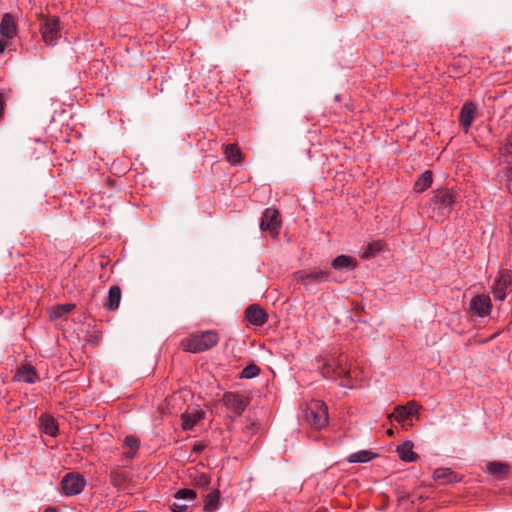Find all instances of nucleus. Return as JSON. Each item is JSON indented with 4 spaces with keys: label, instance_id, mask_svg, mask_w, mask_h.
Masks as SVG:
<instances>
[{
    "label": "nucleus",
    "instance_id": "13",
    "mask_svg": "<svg viewBox=\"0 0 512 512\" xmlns=\"http://www.w3.org/2000/svg\"><path fill=\"white\" fill-rule=\"evenodd\" d=\"M419 406L415 402H408L404 406H397L390 415L397 422L404 424L407 420L417 415Z\"/></svg>",
    "mask_w": 512,
    "mask_h": 512
},
{
    "label": "nucleus",
    "instance_id": "32",
    "mask_svg": "<svg viewBox=\"0 0 512 512\" xmlns=\"http://www.w3.org/2000/svg\"><path fill=\"white\" fill-rule=\"evenodd\" d=\"M260 374V368L252 363L246 366L240 373V378L242 379H252L257 377Z\"/></svg>",
    "mask_w": 512,
    "mask_h": 512
},
{
    "label": "nucleus",
    "instance_id": "20",
    "mask_svg": "<svg viewBox=\"0 0 512 512\" xmlns=\"http://www.w3.org/2000/svg\"><path fill=\"white\" fill-rule=\"evenodd\" d=\"M356 259L347 255H339L332 261V267L339 271H350L356 267Z\"/></svg>",
    "mask_w": 512,
    "mask_h": 512
},
{
    "label": "nucleus",
    "instance_id": "34",
    "mask_svg": "<svg viewBox=\"0 0 512 512\" xmlns=\"http://www.w3.org/2000/svg\"><path fill=\"white\" fill-rule=\"evenodd\" d=\"M499 176L501 178V181L504 183L512 182V166L510 167H504L500 170Z\"/></svg>",
    "mask_w": 512,
    "mask_h": 512
},
{
    "label": "nucleus",
    "instance_id": "7",
    "mask_svg": "<svg viewBox=\"0 0 512 512\" xmlns=\"http://www.w3.org/2000/svg\"><path fill=\"white\" fill-rule=\"evenodd\" d=\"M60 486L64 495L76 496L84 490L86 479L80 473L69 472L63 476Z\"/></svg>",
    "mask_w": 512,
    "mask_h": 512
},
{
    "label": "nucleus",
    "instance_id": "11",
    "mask_svg": "<svg viewBox=\"0 0 512 512\" xmlns=\"http://www.w3.org/2000/svg\"><path fill=\"white\" fill-rule=\"evenodd\" d=\"M279 213L276 209L267 208L261 217L260 229L268 231L273 236H276L280 228Z\"/></svg>",
    "mask_w": 512,
    "mask_h": 512
},
{
    "label": "nucleus",
    "instance_id": "15",
    "mask_svg": "<svg viewBox=\"0 0 512 512\" xmlns=\"http://www.w3.org/2000/svg\"><path fill=\"white\" fill-rule=\"evenodd\" d=\"M434 480L441 484H453L462 480V476L454 472L451 468L440 467L433 472Z\"/></svg>",
    "mask_w": 512,
    "mask_h": 512
},
{
    "label": "nucleus",
    "instance_id": "27",
    "mask_svg": "<svg viewBox=\"0 0 512 512\" xmlns=\"http://www.w3.org/2000/svg\"><path fill=\"white\" fill-rule=\"evenodd\" d=\"M189 478L192 484L198 488L206 489L210 485V477L206 473H200L198 471L190 472Z\"/></svg>",
    "mask_w": 512,
    "mask_h": 512
},
{
    "label": "nucleus",
    "instance_id": "19",
    "mask_svg": "<svg viewBox=\"0 0 512 512\" xmlns=\"http://www.w3.org/2000/svg\"><path fill=\"white\" fill-rule=\"evenodd\" d=\"M220 497L218 489H214L204 495V512H216L220 508Z\"/></svg>",
    "mask_w": 512,
    "mask_h": 512
},
{
    "label": "nucleus",
    "instance_id": "37",
    "mask_svg": "<svg viewBox=\"0 0 512 512\" xmlns=\"http://www.w3.org/2000/svg\"><path fill=\"white\" fill-rule=\"evenodd\" d=\"M503 151L505 154L512 155V137L507 139V142L503 147Z\"/></svg>",
    "mask_w": 512,
    "mask_h": 512
},
{
    "label": "nucleus",
    "instance_id": "4",
    "mask_svg": "<svg viewBox=\"0 0 512 512\" xmlns=\"http://www.w3.org/2000/svg\"><path fill=\"white\" fill-rule=\"evenodd\" d=\"M294 276L295 280L302 284L307 291L314 293L317 291L318 284L328 281L329 272L325 270L297 271Z\"/></svg>",
    "mask_w": 512,
    "mask_h": 512
},
{
    "label": "nucleus",
    "instance_id": "22",
    "mask_svg": "<svg viewBox=\"0 0 512 512\" xmlns=\"http://www.w3.org/2000/svg\"><path fill=\"white\" fill-rule=\"evenodd\" d=\"M121 300V289L119 286L114 285L111 286L108 291V296L106 298V301L104 303V306L110 310L114 311L119 307Z\"/></svg>",
    "mask_w": 512,
    "mask_h": 512
},
{
    "label": "nucleus",
    "instance_id": "26",
    "mask_svg": "<svg viewBox=\"0 0 512 512\" xmlns=\"http://www.w3.org/2000/svg\"><path fill=\"white\" fill-rule=\"evenodd\" d=\"M509 470V466L505 463L492 461L487 464V472L496 478H503Z\"/></svg>",
    "mask_w": 512,
    "mask_h": 512
},
{
    "label": "nucleus",
    "instance_id": "5",
    "mask_svg": "<svg viewBox=\"0 0 512 512\" xmlns=\"http://www.w3.org/2000/svg\"><path fill=\"white\" fill-rule=\"evenodd\" d=\"M62 28L63 26L58 17L45 18L40 25L43 41L49 46L56 45L61 38Z\"/></svg>",
    "mask_w": 512,
    "mask_h": 512
},
{
    "label": "nucleus",
    "instance_id": "14",
    "mask_svg": "<svg viewBox=\"0 0 512 512\" xmlns=\"http://www.w3.org/2000/svg\"><path fill=\"white\" fill-rule=\"evenodd\" d=\"M245 318L249 324L259 327L267 322V313L260 306L252 304L246 308Z\"/></svg>",
    "mask_w": 512,
    "mask_h": 512
},
{
    "label": "nucleus",
    "instance_id": "6",
    "mask_svg": "<svg viewBox=\"0 0 512 512\" xmlns=\"http://www.w3.org/2000/svg\"><path fill=\"white\" fill-rule=\"evenodd\" d=\"M305 416L307 422L315 429H321L328 424L327 407L324 402L315 401L310 404L305 411Z\"/></svg>",
    "mask_w": 512,
    "mask_h": 512
},
{
    "label": "nucleus",
    "instance_id": "21",
    "mask_svg": "<svg viewBox=\"0 0 512 512\" xmlns=\"http://www.w3.org/2000/svg\"><path fill=\"white\" fill-rule=\"evenodd\" d=\"M15 378L18 381H23L25 383L33 384L38 380L37 373L35 369L30 365H23L21 366L16 375Z\"/></svg>",
    "mask_w": 512,
    "mask_h": 512
},
{
    "label": "nucleus",
    "instance_id": "2",
    "mask_svg": "<svg viewBox=\"0 0 512 512\" xmlns=\"http://www.w3.org/2000/svg\"><path fill=\"white\" fill-rule=\"evenodd\" d=\"M321 373L324 378L332 381H339V385L348 386L351 380L350 370L345 361L336 356H329L321 366Z\"/></svg>",
    "mask_w": 512,
    "mask_h": 512
},
{
    "label": "nucleus",
    "instance_id": "23",
    "mask_svg": "<svg viewBox=\"0 0 512 512\" xmlns=\"http://www.w3.org/2000/svg\"><path fill=\"white\" fill-rule=\"evenodd\" d=\"M42 431L51 436L55 437L58 433V424L56 420L49 415H42L39 419Z\"/></svg>",
    "mask_w": 512,
    "mask_h": 512
},
{
    "label": "nucleus",
    "instance_id": "8",
    "mask_svg": "<svg viewBox=\"0 0 512 512\" xmlns=\"http://www.w3.org/2000/svg\"><path fill=\"white\" fill-rule=\"evenodd\" d=\"M197 499L194 490L188 488L179 489L174 494V501L170 504L172 512H186L190 505H193Z\"/></svg>",
    "mask_w": 512,
    "mask_h": 512
},
{
    "label": "nucleus",
    "instance_id": "33",
    "mask_svg": "<svg viewBox=\"0 0 512 512\" xmlns=\"http://www.w3.org/2000/svg\"><path fill=\"white\" fill-rule=\"evenodd\" d=\"M382 249V245L380 242H373L366 246L362 258L364 259H370L374 257L377 253H379Z\"/></svg>",
    "mask_w": 512,
    "mask_h": 512
},
{
    "label": "nucleus",
    "instance_id": "40",
    "mask_svg": "<svg viewBox=\"0 0 512 512\" xmlns=\"http://www.w3.org/2000/svg\"><path fill=\"white\" fill-rule=\"evenodd\" d=\"M505 189L512 194V182L504 183Z\"/></svg>",
    "mask_w": 512,
    "mask_h": 512
},
{
    "label": "nucleus",
    "instance_id": "39",
    "mask_svg": "<svg viewBox=\"0 0 512 512\" xmlns=\"http://www.w3.org/2000/svg\"><path fill=\"white\" fill-rule=\"evenodd\" d=\"M6 42L3 41L2 39H0V54L4 53L5 51V48H6Z\"/></svg>",
    "mask_w": 512,
    "mask_h": 512
},
{
    "label": "nucleus",
    "instance_id": "9",
    "mask_svg": "<svg viewBox=\"0 0 512 512\" xmlns=\"http://www.w3.org/2000/svg\"><path fill=\"white\" fill-rule=\"evenodd\" d=\"M492 310V301L487 294L475 295L469 304L468 312L472 317L484 318L490 315Z\"/></svg>",
    "mask_w": 512,
    "mask_h": 512
},
{
    "label": "nucleus",
    "instance_id": "3",
    "mask_svg": "<svg viewBox=\"0 0 512 512\" xmlns=\"http://www.w3.org/2000/svg\"><path fill=\"white\" fill-rule=\"evenodd\" d=\"M219 341L217 333L213 331H204L192 334L189 338L182 341V347L190 353H200L213 348Z\"/></svg>",
    "mask_w": 512,
    "mask_h": 512
},
{
    "label": "nucleus",
    "instance_id": "35",
    "mask_svg": "<svg viewBox=\"0 0 512 512\" xmlns=\"http://www.w3.org/2000/svg\"><path fill=\"white\" fill-rule=\"evenodd\" d=\"M243 431L246 435L253 436L258 432V425L250 421L244 426Z\"/></svg>",
    "mask_w": 512,
    "mask_h": 512
},
{
    "label": "nucleus",
    "instance_id": "17",
    "mask_svg": "<svg viewBox=\"0 0 512 512\" xmlns=\"http://www.w3.org/2000/svg\"><path fill=\"white\" fill-rule=\"evenodd\" d=\"M475 110V105L472 102H466L461 108L460 122L466 133L474 120Z\"/></svg>",
    "mask_w": 512,
    "mask_h": 512
},
{
    "label": "nucleus",
    "instance_id": "16",
    "mask_svg": "<svg viewBox=\"0 0 512 512\" xmlns=\"http://www.w3.org/2000/svg\"><path fill=\"white\" fill-rule=\"evenodd\" d=\"M0 34L8 40L16 36L17 24L12 14L6 13L3 15L0 22Z\"/></svg>",
    "mask_w": 512,
    "mask_h": 512
},
{
    "label": "nucleus",
    "instance_id": "36",
    "mask_svg": "<svg viewBox=\"0 0 512 512\" xmlns=\"http://www.w3.org/2000/svg\"><path fill=\"white\" fill-rule=\"evenodd\" d=\"M205 448H206L205 443L197 442L193 445L192 453L195 455H200Z\"/></svg>",
    "mask_w": 512,
    "mask_h": 512
},
{
    "label": "nucleus",
    "instance_id": "10",
    "mask_svg": "<svg viewBox=\"0 0 512 512\" xmlns=\"http://www.w3.org/2000/svg\"><path fill=\"white\" fill-rule=\"evenodd\" d=\"M512 288V272L510 270H501L492 286V293L497 301L506 299V292Z\"/></svg>",
    "mask_w": 512,
    "mask_h": 512
},
{
    "label": "nucleus",
    "instance_id": "28",
    "mask_svg": "<svg viewBox=\"0 0 512 512\" xmlns=\"http://www.w3.org/2000/svg\"><path fill=\"white\" fill-rule=\"evenodd\" d=\"M75 308L74 304L66 303V304H58L51 308L50 310V318L52 320L59 319L67 314H69Z\"/></svg>",
    "mask_w": 512,
    "mask_h": 512
},
{
    "label": "nucleus",
    "instance_id": "38",
    "mask_svg": "<svg viewBox=\"0 0 512 512\" xmlns=\"http://www.w3.org/2000/svg\"><path fill=\"white\" fill-rule=\"evenodd\" d=\"M4 106H5V97H4L3 93H0V118L3 115Z\"/></svg>",
    "mask_w": 512,
    "mask_h": 512
},
{
    "label": "nucleus",
    "instance_id": "30",
    "mask_svg": "<svg viewBox=\"0 0 512 512\" xmlns=\"http://www.w3.org/2000/svg\"><path fill=\"white\" fill-rule=\"evenodd\" d=\"M203 417L202 412L182 415V428L185 431L191 430Z\"/></svg>",
    "mask_w": 512,
    "mask_h": 512
},
{
    "label": "nucleus",
    "instance_id": "41",
    "mask_svg": "<svg viewBox=\"0 0 512 512\" xmlns=\"http://www.w3.org/2000/svg\"><path fill=\"white\" fill-rule=\"evenodd\" d=\"M44 512H58L56 509L52 508V507H48L45 509Z\"/></svg>",
    "mask_w": 512,
    "mask_h": 512
},
{
    "label": "nucleus",
    "instance_id": "29",
    "mask_svg": "<svg viewBox=\"0 0 512 512\" xmlns=\"http://www.w3.org/2000/svg\"><path fill=\"white\" fill-rule=\"evenodd\" d=\"M375 457V454L369 450H361L349 455L350 463H367Z\"/></svg>",
    "mask_w": 512,
    "mask_h": 512
},
{
    "label": "nucleus",
    "instance_id": "25",
    "mask_svg": "<svg viewBox=\"0 0 512 512\" xmlns=\"http://www.w3.org/2000/svg\"><path fill=\"white\" fill-rule=\"evenodd\" d=\"M432 182H433L432 172L427 170L424 173H422L416 180V182L414 184V190L417 193H421V192L425 191L427 188H429L432 185Z\"/></svg>",
    "mask_w": 512,
    "mask_h": 512
},
{
    "label": "nucleus",
    "instance_id": "1",
    "mask_svg": "<svg viewBox=\"0 0 512 512\" xmlns=\"http://www.w3.org/2000/svg\"><path fill=\"white\" fill-rule=\"evenodd\" d=\"M458 194L450 189L437 190L430 201L429 216L436 222H442L453 210Z\"/></svg>",
    "mask_w": 512,
    "mask_h": 512
},
{
    "label": "nucleus",
    "instance_id": "24",
    "mask_svg": "<svg viewBox=\"0 0 512 512\" xmlns=\"http://www.w3.org/2000/svg\"><path fill=\"white\" fill-rule=\"evenodd\" d=\"M123 445L128 449L123 453L124 456L128 459H133L138 452L140 440L133 435H128L124 438Z\"/></svg>",
    "mask_w": 512,
    "mask_h": 512
},
{
    "label": "nucleus",
    "instance_id": "18",
    "mask_svg": "<svg viewBox=\"0 0 512 512\" xmlns=\"http://www.w3.org/2000/svg\"><path fill=\"white\" fill-rule=\"evenodd\" d=\"M413 443L409 440L403 442L397 447V453L399 458L404 462H415L419 456L413 451Z\"/></svg>",
    "mask_w": 512,
    "mask_h": 512
},
{
    "label": "nucleus",
    "instance_id": "12",
    "mask_svg": "<svg viewBox=\"0 0 512 512\" xmlns=\"http://www.w3.org/2000/svg\"><path fill=\"white\" fill-rule=\"evenodd\" d=\"M223 402L229 410L241 415L248 404V399L238 393L226 392L223 396Z\"/></svg>",
    "mask_w": 512,
    "mask_h": 512
},
{
    "label": "nucleus",
    "instance_id": "31",
    "mask_svg": "<svg viewBox=\"0 0 512 512\" xmlns=\"http://www.w3.org/2000/svg\"><path fill=\"white\" fill-rule=\"evenodd\" d=\"M225 156L232 165H238L241 162V152L236 145H227L225 147Z\"/></svg>",
    "mask_w": 512,
    "mask_h": 512
}]
</instances>
